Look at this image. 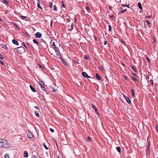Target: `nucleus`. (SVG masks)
<instances>
[{"instance_id": "f257e3e1", "label": "nucleus", "mask_w": 158, "mask_h": 158, "mask_svg": "<svg viewBox=\"0 0 158 158\" xmlns=\"http://www.w3.org/2000/svg\"><path fill=\"white\" fill-rule=\"evenodd\" d=\"M0 140V148L3 147L5 148H8L10 147V145L6 140L2 139Z\"/></svg>"}, {"instance_id": "f03ea898", "label": "nucleus", "mask_w": 158, "mask_h": 158, "mask_svg": "<svg viewBox=\"0 0 158 158\" xmlns=\"http://www.w3.org/2000/svg\"><path fill=\"white\" fill-rule=\"evenodd\" d=\"M17 52L19 54H22L25 52V50L23 47H20L17 48Z\"/></svg>"}, {"instance_id": "7ed1b4c3", "label": "nucleus", "mask_w": 158, "mask_h": 158, "mask_svg": "<svg viewBox=\"0 0 158 158\" xmlns=\"http://www.w3.org/2000/svg\"><path fill=\"white\" fill-rule=\"evenodd\" d=\"M40 87H41V88L44 91H46V89L45 87L44 86V83L42 81H41L40 83Z\"/></svg>"}, {"instance_id": "20e7f679", "label": "nucleus", "mask_w": 158, "mask_h": 158, "mask_svg": "<svg viewBox=\"0 0 158 158\" xmlns=\"http://www.w3.org/2000/svg\"><path fill=\"white\" fill-rule=\"evenodd\" d=\"M150 143L149 142H148L147 145V147L146 148H147L146 152L148 154H149L150 153Z\"/></svg>"}, {"instance_id": "39448f33", "label": "nucleus", "mask_w": 158, "mask_h": 158, "mask_svg": "<svg viewBox=\"0 0 158 158\" xmlns=\"http://www.w3.org/2000/svg\"><path fill=\"white\" fill-rule=\"evenodd\" d=\"M82 75L84 77H86L87 78H90L91 77L88 76L87 74V73L85 72H83L82 73Z\"/></svg>"}, {"instance_id": "423d86ee", "label": "nucleus", "mask_w": 158, "mask_h": 158, "mask_svg": "<svg viewBox=\"0 0 158 158\" xmlns=\"http://www.w3.org/2000/svg\"><path fill=\"white\" fill-rule=\"evenodd\" d=\"M27 137L29 138H32L33 137V134L31 132H29L27 134Z\"/></svg>"}, {"instance_id": "0eeeda50", "label": "nucleus", "mask_w": 158, "mask_h": 158, "mask_svg": "<svg viewBox=\"0 0 158 158\" xmlns=\"http://www.w3.org/2000/svg\"><path fill=\"white\" fill-rule=\"evenodd\" d=\"M36 38H40L42 36V34L40 32H37L35 34Z\"/></svg>"}, {"instance_id": "6e6552de", "label": "nucleus", "mask_w": 158, "mask_h": 158, "mask_svg": "<svg viewBox=\"0 0 158 158\" xmlns=\"http://www.w3.org/2000/svg\"><path fill=\"white\" fill-rule=\"evenodd\" d=\"M92 108L94 109H95V111L98 114H99L98 113V110L97 109V107H96V106L94 105L93 104H92Z\"/></svg>"}, {"instance_id": "1a4fd4ad", "label": "nucleus", "mask_w": 158, "mask_h": 158, "mask_svg": "<svg viewBox=\"0 0 158 158\" xmlns=\"http://www.w3.org/2000/svg\"><path fill=\"white\" fill-rule=\"evenodd\" d=\"M55 51L57 56L59 58L61 57V56L60 54L59 51H58V50L57 49L55 50Z\"/></svg>"}, {"instance_id": "9d476101", "label": "nucleus", "mask_w": 158, "mask_h": 158, "mask_svg": "<svg viewBox=\"0 0 158 158\" xmlns=\"http://www.w3.org/2000/svg\"><path fill=\"white\" fill-rule=\"evenodd\" d=\"M124 97L126 98L127 102L129 104H130L131 103V101L130 100L129 98L128 97H126L124 95Z\"/></svg>"}, {"instance_id": "9b49d317", "label": "nucleus", "mask_w": 158, "mask_h": 158, "mask_svg": "<svg viewBox=\"0 0 158 158\" xmlns=\"http://www.w3.org/2000/svg\"><path fill=\"white\" fill-rule=\"evenodd\" d=\"M12 42L14 44L16 45H19V43L15 40H13Z\"/></svg>"}, {"instance_id": "f8f14e48", "label": "nucleus", "mask_w": 158, "mask_h": 158, "mask_svg": "<svg viewBox=\"0 0 158 158\" xmlns=\"http://www.w3.org/2000/svg\"><path fill=\"white\" fill-rule=\"evenodd\" d=\"M149 77H148V82H150L152 85H153L154 83H153V80L152 79H150L149 80Z\"/></svg>"}, {"instance_id": "ddd939ff", "label": "nucleus", "mask_w": 158, "mask_h": 158, "mask_svg": "<svg viewBox=\"0 0 158 158\" xmlns=\"http://www.w3.org/2000/svg\"><path fill=\"white\" fill-rule=\"evenodd\" d=\"M96 78L98 80H100L101 79L98 73H96Z\"/></svg>"}, {"instance_id": "4468645a", "label": "nucleus", "mask_w": 158, "mask_h": 158, "mask_svg": "<svg viewBox=\"0 0 158 158\" xmlns=\"http://www.w3.org/2000/svg\"><path fill=\"white\" fill-rule=\"evenodd\" d=\"M24 156L25 157H27L28 156V154L27 151H25L24 152Z\"/></svg>"}, {"instance_id": "2eb2a0df", "label": "nucleus", "mask_w": 158, "mask_h": 158, "mask_svg": "<svg viewBox=\"0 0 158 158\" xmlns=\"http://www.w3.org/2000/svg\"><path fill=\"white\" fill-rule=\"evenodd\" d=\"M30 87L31 90H32V91L33 92H36V91H35V88H33L32 86H31V85H30Z\"/></svg>"}, {"instance_id": "dca6fc26", "label": "nucleus", "mask_w": 158, "mask_h": 158, "mask_svg": "<svg viewBox=\"0 0 158 158\" xmlns=\"http://www.w3.org/2000/svg\"><path fill=\"white\" fill-rule=\"evenodd\" d=\"M127 9H125L123 10H121L118 13V14H120L123 13L127 11Z\"/></svg>"}, {"instance_id": "f3484780", "label": "nucleus", "mask_w": 158, "mask_h": 158, "mask_svg": "<svg viewBox=\"0 0 158 158\" xmlns=\"http://www.w3.org/2000/svg\"><path fill=\"white\" fill-rule=\"evenodd\" d=\"M117 150L120 153L121 151V149L120 147H118L116 148Z\"/></svg>"}, {"instance_id": "a211bd4d", "label": "nucleus", "mask_w": 158, "mask_h": 158, "mask_svg": "<svg viewBox=\"0 0 158 158\" xmlns=\"http://www.w3.org/2000/svg\"><path fill=\"white\" fill-rule=\"evenodd\" d=\"M138 6L139 8L140 9H142V6H141V3L140 2H139L138 3Z\"/></svg>"}, {"instance_id": "6ab92c4d", "label": "nucleus", "mask_w": 158, "mask_h": 158, "mask_svg": "<svg viewBox=\"0 0 158 158\" xmlns=\"http://www.w3.org/2000/svg\"><path fill=\"white\" fill-rule=\"evenodd\" d=\"M33 42L34 43L38 45H39V43H38V42L37 41V40H36L34 39L33 40Z\"/></svg>"}, {"instance_id": "aec40b11", "label": "nucleus", "mask_w": 158, "mask_h": 158, "mask_svg": "<svg viewBox=\"0 0 158 158\" xmlns=\"http://www.w3.org/2000/svg\"><path fill=\"white\" fill-rule=\"evenodd\" d=\"M3 3L7 5L8 4V2L7 1V0H3Z\"/></svg>"}, {"instance_id": "412c9836", "label": "nucleus", "mask_w": 158, "mask_h": 158, "mask_svg": "<svg viewBox=\"0 0 158 158\" xmlns=\"http://www.w3.org/2000/svg\"><path fill=\"white\" fill-rule=\"evenodd\" d=\"M52 45L53 47H54L56 49H57L58 48V47H57V46L56 45L55 42H53V43Z\"/></svg>"}, {"instance_id": "4be33fe9", "label": "nucleus", "mask_w": 158, "mask_h": 158, "mask_svg": "<svg viewBox=\"0 0 158 158\" xmlns=\"http://www.w3.org/2000/svg\"><path fill=\"white\" fill-rule=\"evenodd\" d=\"M5 158H10L9 155L8 154H6L4 156Z\"/></svg>"}, {"instance_id": "5701e85b", "label": "nucleus", "mask_w": 158, "mask_h": 158, "mask_svg": "<svg viewBox=\"0 0 158 158\" xmlns=\"http://www.w3.org/2000/svg\"><path fill=\"white\" fill-rule=\"evenodd\" d=\"M53 10H54L56 11L57 10V8L56 6V5H54L53 6Z\"/></svg>"}, {"instance_id": "b1692460", "label": "nucleus", "mask_w": 158, "mask_h": 158, "mask_svg": "<svg viewBox=\"0 0 158 158\" xmlns=\"http://www.w3.org/2000/svg\"><path fill=\"white\" fill-rule=\"evenodd\" d=\"M68 27L69 30L70 31H71L73 30L72 28L70 26V25H68Z\"/></svg>"}, {"instance_id": "393cba45", "label": "nucleus", "mask_w": 158, "mask_h": 158, "mask_svg": "<svg viewBox=\"0 0 158 158\" xmlns=\"http://www.w3.org/2000/svg\"><path fill=\"white\" fill-rule=\"evenodd\" d=\"M87 140H88V142H90L91 141V138L90 137H89V136L88 137V138H87Z\"/></svg>"}, {"instance_id": "a878e982", "label": "nucleus", "mask_w": 158, "mask_h": 158, "mask_svg": "<svg viewBox=\"0 0 158 158\" xmlns=\"http://www.w3.org/2000/svg\"><path fill=\"white\" fill-rule=\"evenodd\" d=\"M43 145H44V147L45 148L46 150H48V147L46 145V144H45V143H44Z\"/></svg>"}, {"instance_id": "bb28decb", "label": "nucleus", "mask_w": 158, "mask_h": 158, "mask_svg": "<svg viewBox=\"0 0 158 158\" xmlns=\"http://www.w3.org/2000/svg\"><path fill=\"white\" fill-rule=\"evenodd\" d=\"M35 114L36 116L38 117H39L40 115L37 112H35Z\"/></svg>"}, {"instance_id": "cd10ccee", "label": "nucleus", "mask_w": 158, "mask_h": 158, "mask_svg": "<svg viewBox=\"0 0 158 158\" xmlns=\"http://www.w3.org/2000/svg\"><path fill=\"white\" fill-rule=\"evenodd\" d=\"M131 93H132V96H134V95H135L134 90L133 89H132L131 90Z\"/></svg>"}, {"instance_id": "c85d7f7f", "label": "nucleus", "mask_w": 158, "mask_h": 158, "mask_svg": "<svg viewBox=\"0 0 158 158\" xmlns=\"http://www.w3.org/2000/svg\"><path fill=\"white\" fill-rule=\"evenodd\" d=\"M131 67L134 70V72H136V70L135 69L134 67L133 66H131Z\"/></svg>"}, {"instance_id": "c756f323", "label": "nucleus", "mask_w": 158, "mask_h": 158, "mask_svg": "<svg viewBox=\"0 0 158 158\" xmlns=\"http://www.w3.org/2000/svg\"><path fill=\"white\" fill-rule=\"evenodd\" d=\"M49 7L50 8H51L52 7V3L51 2H50L49 3Z\"/></svg>"}, {"instance_id": "7c9ffc66", "label": "nucleus", "mask_w": 158, "mask_h": 158, "mask_svg": "<svg viewBox=\"0 0 158 158\" xmlns=\"http://www.w3.org/2000/svg\"><path fill=\"white\" fill-rule=\"evenodd\" d=\"M85 59L86 60H88L89 58V56H85L84 57Z\"/></svg>"}, {"instance_id": "2f4dec72", "label": "nucleus", "mask_w": 158, "mask_h": 158, "mask_svg": "<svg viewBox=\"0 0 158 158\" xmlns=\"http://www.w3.org/2000/svg\"><path fill=\"white\" fill-rule=\"evenodd\" d=\"M108 27H109V31H111V26L110 25H109Z\"/></svg>"}, {"instance_id": "473e14b6", "label": "nucleus", "mask_w": 158, "mask_h": 158, "mask_svg": "<svg viewBox=\"0 0 158 158\" xmlns=\"http://www.w3.org/2000/svg\"><path fill=\"white\" fill-rule=\"evenodd\" d=\"M146 59H147V60L148 61V62L149 63H150V59L148 57H146Z\"/></svg>"}, {"instance_id": "72a5a7b5", "label": "nucleus", "mask_w": 158, "mask_h": 158, "mask_svg": "<svg viewBox=\"0 0 158 158\" xmlns=\"http://www.w3.org/2000/svg\"><path fill=\"white\" fill-rule=\"evenodd\" d=\"M70 26L72 28V29H73V27H74V24H73V23H72L71 25H70Z\"/></svg>"}, {"instance_id": "f704fd0d", "label": "nucleus", "mask_w": 158, "mask_h": 158, "mask_svg": "<svg viewBox=\"0 0 158 158\" xmlns=\"http://www.w3.org/2000/svg\"><path fill=\"white\" fill-rule=\"evenodd\" d=\"M37 6H38V8H41V9H42V8L41 7V6H40V4L39 3H38L37 4Z\"/></svg>"}, {"instance_id": "c9c22d12", "label": "nucleus", "mask_w": 158, "mask_h": 158, "mask_svg": "<svg viewBox=\"0 0 158 158\" xmlns=\"http://www.w3.org/2000/svg\"><path fill=\"white\" fill-rule=\"evenodd\" d=\"M50 130L52 133H53L54 132L53 129H52V128H50Z\"/></svg>"}, {"instance_id": "e433bc0d", "label": "nucleus", "mask_w": 158, "mask_h": 158, "mask_svg": "<svg viewBox=\"0 0 158 158\" xmlns=\"http://www.w3.org/2000/svg\"><path fill=\"white\" fill-rule=\"evenodd\" d=\"M2 48L5 49H7V48L6 45H4L3 46H2Z\"/></svg>"}, {"instance_id": "4c0bfd02", "label": "nucleus", "mask_w": 158, "mask_h": 158, "mask_svg": "<svg viewBox=\"0 0 158 158\" xmlns=\"http://www.w3.org/2000/svg\"><path fill=\"white\" fill-rule=\"evenodd\" d=\"M132 78L133 79V80L134 81H136L137 80V79L135 77H132Z\"/></svg>"}, {"instance_id": "58836bf2", "label": "nucleus", "mask_w": 158, "mask_h": 158, "mask_svg": "<svg viewBox=\"0 0 158 158\" xmlns=\"http://www.w3.org/2000/svg\"><path fill=\"white\" fill-rule=\"evenodd\" d=\"M146 21L148 25H150L151 24V23L148 21L146 20Z\"/></svg>"}, {"instance_id": "ea45409f", "label": "nucleus", "mask_w": 158, "mask_h": 158, "mask_svg": "<svg viewBox=\"0 0 158 158\" xmlns=\"http://www.w3.org/2000/svg\"><path fill=\"white\" fill-rule=\"evenodd\" d=\"M39 66L42 69H43L44 68V67L43 66L41 65L40 64H39Z\"/></svg>"}, {"instance_id": "a19ab883", "label": "nucleus", "mask_w": 158, "mask_h": 158, "mask_svg": "<svg viewBox=\"0 0 158 158\" xmlns=\"http://www.w3.org/2000/svg\"><path fill=\"white\" fill-rule=\"evenodd\" d=\"M151 17H152L151 15H149L148 16H146V18H148V19H150Z\"/></svg>"}, {"instance_id": "79ce46f5", "label": "nucleus", "mask_w": 158, "mask_h": 158, "mask_svg": "<svg viewBox=\"0 0 158 158\" xmlns=\"http://www.w3.org/2000/svg\"><path fill=\"white\" fill-rule=\"evenodd\" d=\"M0 58L1 59H2L3 58L2 55L1 54H0Z\"/></svg>"}, {"instance_id": "37998d69", "label": "nucleus", "mask_w": 158, "mask_h": 158, "mask_svg": "<svg viewBox=\"0 0 158 158\" xmlns=\"http://www.w3.org/2000/svg\"><path fill=\"white\" fill-rule=\"evenodd\" d=\"M156 130L158 131V125H157L156 126Z\"/></svg>"}, {"instance_id": "c03bdc74", "label": "nucleus", "mask_w": 158, "mask_h": 158, "mask_svg": "<svg viewBox=\"0 0 158 158\" xmlns=\"http://www.w3.org/2000/svg\"><path fill=\"white\" fill-rule=\"evenodd\" d=\"M62 6L63 7H65V6L64 5V2L63 1L62 2Z\"/></svg>"}, {"instance_id": "a18cd8bd", "label": "nucleus", "mask_w": 158, "mask_h": 158, "mask_svg": "<svg viewBox=\"0 0 158 158\" xmlns=\"http://www.w3.org/2000/svg\"><path fill=\"white\" fill-rule=\"evenodd\" d=\"M86 9L88 10H89V8L88 6H86Z\"/></svg>"}, {"instance_id": "49530a36", "label": "nucleus", "mask_w": 158, "mask_h": 158, "mask_svg": "<svg viewBox=\"0 0 158 158\" xmlns=\"http://www.w3.org/2000/svg\"><path fill=\"white\" fill-rule=\"evenodd\" d=\"M13 24L17 28L18 27V25L15 23H13Z\"/></svg>"}, {"instance_id": "de8ad7c7", "label": "nucleus", "mask_w": 158, "mask_h": 158, "mask_svg": "<svg viewBox=\"0 0 158 158\" xmlns=\"http://www.w3.org/2000/svg\"><path fill=\"white\" fill-rule=\"evenodd\" d=\"M23 46L25 47L27 49V46L25 45V44L24 43H23Z\"/></svg>"}, {"instance_id": "09e8293b", "label": "nucleus", "mask_w": 158, "mask_h": 158, "mask_svg": "<svg viewBox=\"0 0 158 158\" xmlns=\"http://www.w3.org/2000/svg\"><path fill=\"white\" fill-rule=\"evenodd\" d=\"M21 17H22V18L24 19H26V16H22Z\"/></svg>"}, {"instance_id": "8fccbe9b", "label": "nucleus", "mask_w": 158, "mask_h": 158, "mask_svg": "<svg viewBox=\"0 0 158 158\" xmlns=\"http://www.w3.org/2000/svg\"><path fill=\"white\" fill-rule=\"evenodd\" d=\"M62 62H63V63L64 64H66V61L63 60H62Z\"/></svg>"}, {"instance_id": "3c124183", "label": "nucleus", "mask_w": 158, "mask_h": 158, "mask_svg": "<svg viewBox=\"0 0 158 158\" xmlns=\"http://www.w3.org/2000/svg\"><path fill=\"white\" fill-rule=\"evenodd\" d=\"M121 5L122 6H123V7L127 6V5L122 4Z\"/></svg>"}, {"instance_id": "603ef678", "label": "nucleus", "mask_w": 158, "mask_h": 158, "mask_svg": "<svg viewBox=\"0 0 158 158\" xmlns=\"http://www.w3.org/2000/svg\"><path fill=\"white\" fill-rule=\"evenodd\" d=\"M107 41H105L104 42V45H106V44H107Z\"/></svg>"}, {"instance_id": "864d4df0", "label": "nucleus", "mask_w": 158, "mask_h": 158, "mask_svg": "<svg viewBox=\"0 0 158 158\" xmlns=\"http://www.w3.org/2000/svg\"><path fill=\"white\" fill-rule=\"evenodd\" d=\"M0 63L1 64H2L4 65V63H3V62L2 61L0 60Z\"/></svg>"}, {"instance_id": "5fc2aeb1", "label": "nucleus", "mask_w": 158, "mask_h": 158, "mask_svg": "<svg viewBox=\"0 0 158 158\" xmlns=\"http://www.w3.org/2000/svg\"><path fill=\"white\" fill-rule=\"evenodd\" d=\"M35 107L36 109L37 110L39 109V107L37 106H35Z\"/></svg>"}, {"instance_id": "6e6d98bb", "label": "nucleus", "mask_w": 158, "mask_h": 158, "mask_svg": "<svg viewBox=\"0 0 158 158\" xmlns=\"http://www.w3.org/2000/svg\"><path fill=\"white\" fill-rule=\"evenodd\" d=\"M121 42L123 43V44L124 45L125 44V42L123 40H121Z\"/></svg>"}, {"instance_id": "4d7b16f0", "label": "nucleus", "mask_w": 158, "mask_h": 158, "mask_svg": "<svg viewBox=\"0 0 158 158\" xmlns=\"http://www.w3.org/2000/svg\"><path fill=\"white\" fill-rule=\"evenodd\" d=\"M124 78H125L126 80H127L128 79L127 78V77L126 76H124Z\"/></svg>"}, {"instance_id": "13d9d810", "label": "nucleus", "mask_w": 158, "mask_h": 158, "mask_svg": "<svg viewBox=\"0 0 158 158\" xmlns=\"http://www.w3.org/2000/svg\"><path fill=\"white\" fill-rule=\"evenodd\" d=\"M110 17L111 18H113L114 17V15H112L111 16H110Z\"/></svg>"}, {"instance_id": "bf43d9fd", "label": "nucleus", "mask_w": 158, "mask_h": 158, "mask_svg": "<svg viewBox=\"0 0 158 158\" xmlns=\"http://www.w3.org/2000/svg\"><path fill=\"white\" fill-rule=\"evenodd\" d=\"M99 69H101V70H102L103 69V68L102 67H100V68H99Z\"/></svg>"}, {"instance_id": "052dcab7", "label": "nucleus", "mask_w": 158, "mask_h": 158, "mask_svg": "<svg viewBox=\"0 0 158 158\" xmlns=\"http://www.w3.org/2000/svg\"><path fill=\"white\" fill-rule=\"evenodd\" d=\"M74 62L75 64H76V63H77V62L76 61V60H75L74 61Z\"/></svg>"}, {"instance_id": "680f3d73", "label": "nucleus", "mask_w": 158, "mask_h": 158, "mask_svg": "<svg viewBox=\"0 0 158 158\" xmlns=\"http://www.w3.org/2000/svg\"><path fill=\"white\" fill-rule=\"evenodd\" d=\"M58 158H61L60 155H59L58 156Z\"/></svg>"}, {"instance_id": "e2e57ef3", "label": "nucleus", "mask_w": 158, "mask_h": 158, "mask_svg": "<svg viewBox=\"0 0 158 158\" xmlns=\"http://www.w3.org/2000/svg\"><path fill=\"white\" fill-rule=\"evenodd\" d=\"M129 5H127V7H128V8H130V7H129Z\"/></svg>"}, {"instance_id": "0e129e2a", "label": "nucleus", "mask_w": 158, "mask_h": 158, "mask_svg": "<svg viewBox=\"0 0 158 158\" xmlns=\"http://www.w3.org/2000/svg\"><path fill=\"white\" fill-rule=\"evenodd\" d=\"M52 21H51V26L52 25Z\"/></svg>"}, {"instance_id": "69168bd1", "label": "nucleus", "mask_w": 158, "mask_h": 158, "mask_svg": "<svg viewBox=\"0 0 158 158\" xmlns=\"http://www.w3.org/2000/svg\"><path fill=\"white\" fill-rule=\"evenodd\" d=\"M144 27H145V28H146V25L145 24V26H144Z\"/></svg>"}, {"instance_id": "338daca9", "label": "nucleus", "mask_w": 158, "mask_h": 158, "mask_svg": "<svg viewBox=\"0 0 158 158\" xmlns=\"http://www.w3.org/2000/svg\"><path fill=\"white\" fill-rule=\"evenodd\" d=\"M133 74L135 76H136V74H135V73H133Z\"/></svg>"}, {"instance_id": "774afa93", "label": "nucleus", "mask_w": 158, "mask_h": 158, "mask_svg": "<svg viewBox=\"0 0 158 158\" xmlns=\"http://www.w3.org/2000/svg\"><path fill=\"white\" fill-rule=\"evenodd\" d=\"M55 91V89H54L53 90V91Z\"/></svg>"}]
</instances>
